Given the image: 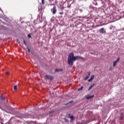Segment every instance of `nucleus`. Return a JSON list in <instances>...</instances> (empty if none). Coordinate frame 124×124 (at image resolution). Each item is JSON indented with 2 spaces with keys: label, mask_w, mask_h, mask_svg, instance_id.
I'll return each mask as SVG.
<instances>
[{
  "label": "nucleus",
  "mask_w": 124,
  "mask_h": 124,
  "mask_svg": "<svg viewBox=\"0 0 124 124\" xmlns=\"http://www.w3.org/2000/svg\"><path fill=\"white\" fill-rule=\"evenodd\" d=\"M78 59H84V58L80 56H74V53L73 52H71L69 54L68 57V63L69 65L72 66L74 62H76Z\"/></svg>",
  "instance_id": "1"
},
{
  "label": "nucleus",
  "mask_w": 124,
  "mask_h": 124,
  "mask_svg": "<svg viewBox=\"0 0 124 124\" xmlns=\"http://www.w3.org/2000/svg\"><path fill=\"white\" fill-rule=\"evenodd\" d=\"M51 11L52 12L53 14H56V13H57V7H56V6H54L53 8L51 9Z\"/></svg>",
  "instance_id": "2"
},
{
  "label": "nucleus",
  "mask_w": 124,
  "mask_h": 124,
  "mask_svg": "<svg viewBox=\"0 0 124 124\" xmlns=\"http://www.w3.org/2000/svg\"><path fill=\"white\" fill-rule=\"evenodd\" d=\"M46 80H53L54 79V77L50 75L45 76Z\"/></svg>",
  "instance_id": "3"
},
{
  "label": "nucleus",
  "mask_w": 124,
  "mask_h": 124,
  "mask_svg": "<svg viewBox=\"0 0 124 124\" xmlns=\"http://www.w3.org/2000/svg\"><path fill=\"white\" fill-rule=\"evenodd\" d=\"M99 31L100 33H102V34L106 33V30H105L104 28L100 29L99 30Z\"/></svg>",
  "instance_id": "4"
},
{
  "label": "nucleus",
  "mask_w": 124,
  "mask_h": 124,
  "mask_svg": "<svg viewBox=\"0 0 124 124\" xmlns=\"http://www.w3.org/2000/svg\"><path fill=\"white\" fill-rule=\"evenodd\" d=\"M120 60H121V59L120 58H118L117 60L113 62V66L114 67H115V66H116V65H117V63H118V62H120Z\"/></svg>",
  "instance_id": "5"
},
{
  "label": "nucleus",
  "mask_w": 124,
  "mask_h": 124,
  "mask_svg": "<svg viewBox=\"0 0 124 124\" xmlns=\"http://www.w3.org/2000/svg\"><path fill=\"white\" fill-rule=\"evenodd\" d=\"M91 75V72H88V75L86 76V77H85V78H84V80H85V81H87V80L88 79V78H90V76Z\"/></svg>",
  "instance_id": "6"
},
{
  "label": "nucleus",
  "mask_w": 124,
  "mask_h": 124,
  "mask_svg": "<svg viewBox=\"0 0 124 124\" xmlns=\"http://www.w3.org/2000/svg\"><path fill=\"white\" fill-rule=\"evenodd\" d=\"M68 116L70 119H71V121H74L75 119L74 118V116L73 115H70V114H68Z\"/></svg>",
  "instance_id": "7"
},
{
  "label": "nucleus",
  "mask_w": 124,
  "mask_h": 124,
  "mask_svg": "<svg viewBox=\"0 0 124 124\" xmlns=\"http://www.w3.org/2000/svg\"><path fill=\"white\" fill-rule=\"evenodd\" d=\"M94 96V95H93L91 96L87 95L86 96V99H91V98H93V97Z\"/></svg>",
  "instance_id": "8"
},
{
  "label": "nucleus",
  "mask_w": 124,
  "mask_h": 124,
  "mask_svg": "<svg viewBox=\"0 0 124 124\" xmlns=\"http://www.w3.org/2000/svg\"><path fill=\"white\" fill-rule=\"evenodd\" d=\"M94 78V75H92L91 78L88 80V82H92Z\"/></svg>",
  "instance_id": "9"
},
{
  "label": "nucleus",
  "mask_w": 124,
  "mask_h": 124,
  "mask_svg": "<svg viewBox=\"0 0 124 124\" xmlns=\"http://www.w3.org/2000/svg\"><path fill=\"white\" fill-rule=\"evenodd\" d=\"M0 98L1 100H5L6 98L5 96H3L2 94H1Z\"/></svg>",
  "instance_id": "10"
},
{
  "label": "nucleus",
  "mask_w": 124,
  "mask_h": 124,
  "mask_svg": "<svg viewBox=\"0 0 124 124\" xmlns=\"http://www.w3.org/2000/svg\"><path fill=\"white\" fill-rule=\"evenodd\" d=\"M62 71V69H56L55 70V72H60Z\"/></svg>",
  "instance_id": "11"
},
{
  "label": "nucleus",
  "mask_w": 124,
  "mask_h": 124,
  "mask_svg": "<svg viewBox=\"0 0 124 124\" xmlns=\"http://www.w3.org/2000/svg\"><path fill=\"white\" fill-rule=\"evenodd\" d=\"M93 87H94V84H93V85H91V86L89 87V89H88V91H91V90H92V89H93Z\"/></svg>",
  "instance_id": "12"
},
{
  "label": "nucleus",
  "mask_w": 124,
  "mask_h": 124,
  "mask_svg": "<svg viewBox=\"0 0 124 124\" xmlns=\"http://www.w3.org/2000/svg\"><path fill=\"white\" fill-rule=\"evenodd\" d=\"M60 15H63V11H62V9H61V11L59 13Z\"/></svg>",
  "instance_id": "13"
},
{
  "label": "nucleus",
  "mask_w": 124,
  "mask_h": 124,
  "mask_svg": "<svg viewBox=\"0 0 124 124\" xmlns=\"http://www.w3.org/2000/svg\"><path fill=\"white\" fill-rule=\"evenodd\" d=\"M14 89L15 90V91H17V85H15L14 87Z\"/></svg>",
  "instance_id": "14"
},
{
  "label": "nucleus",
  "mask_w": 124,
  "mask_h": 124,
  "mask_svg": "<svg viewBox=\"0 0 124 124\" xmlns=\"http://www.w3.org/2000/svg\"><path fill=\"white\" fill-rule=\"evenodd\" d=\"M83 88H84V87L81 86V88H80L78 89V91H82V90H83Z\"/></svg>",
  "instance_id": "15"
},
{
  "label": "nucleus",
  "mask_w": 124,
  "mask_h": 124,
  "mask_svg": "<svg viewBox=\"0 0 124 124\" xmlns=\"http://www.w3.org/2000/svg\"><path fill=\"white\" fill-rule=\"evenodd\" d=\"M120 120H123V119H124V116H123L122 115H121L120 117Z\"/></svg>",
  "instance_id": "16"
},
{
  "label": "nucleus",
  "mask_w": 124,
  "mask_h": 124,
  "mask_svg": "<svg viewBox=\"0 0 124 124\" xmlns=\"http://www.w3.org/2000/svg\"><path fill=\"white\" fill-rule=\"evenodd\" d=\"M28 36V37H29V38H31V35L30 34H29Z\"/></svg>",
  "instance_id": "17"
},
{
  "label": "nucleus",
  "mask_w": 124,
  "mask_h": 124,
  "mask_svg": "<svg viewBox=\"0 0 124 124\" xmlns=\"http://www.w3.org/2000/svg\"><path fill=\"white\" fill-rule=\"evenodd\" d=\"M44 3H45V2H44V0H42V4H44Z\"/></svg>",
  "instance_id": "18"
},
{
  "label": "nucleus",
  "mask_w": 124,
  "mask_h": 124,
  "mask_svg": "<svg viewBox=\"0 0 124 124\" xmlns=\"http://www.w3.org/2000/svg\"><path fill=\"white\" fill-rule=\"evenodd\" d=\"M23 43L25 45H27V43L25 41V40H23Z\"/></svg>",
  "instance_id": "19"
},
{
  "label": "nucleus",
  "mask_w": 124,
  "mask_h": 124,
  "mask_svg": "<svg viewBox=\"0 0 124 124\" xmlns=\"http://www.w3.org/2000/svg\"><path fill=\"white\" fill-rule=\"evenodd\" d=\"M32 123L34 124V122H31V121H30L29 122V124H32Z\"/></svg>",
  "instance_id": "20"
},
{
  "label": "nucleus",
  "mask_w": 124,
  "mask_h": 124,
  "mask_svg": "<svg viewBox=\"0 0 124 124\" xmlns=\"http://www.w3.org/2000/svg\"><path fill=\"white\" fill-rule=\"evenodd\" d=\"M6 75H9V72H7L6 73Z\"/></svg>",
  "instance_id": "21"
},
{
  "label": "nucleus",
  "mask_w": 124,
  "mask_h": 124,
  "mask_svg": "<svg viewBox=\"0 0 124 124\" xmlns=\"http://www.w3.org/2000/svg\"><path fill=\"white\" fill-rule=\"evenodd\" d=\"M28 53H30V52H31V50H30V48H28Z\"/></svg>",
  "instance_id": "22"
},
{
  "label": "nucleus",
  "mask_w": 124,
  "mask_h": 124,
  "mask_svg": "<svg viewBox=\"0 0 124 124\" xmlns=\"http://www.w3.org/2000/svg\"><path fill=\"white\" fill-rule=\"evenodd\" d=\"M72 102H73V101H71L69 102V103H72Z\"/></svg>",
  "instance_id": "23"
},
{
  "label": "nucleus",
  "mask_w": 124,
  "mask_h": 124,
  "mask_svg": "<svg viewBox=\"0 0 124 124\" xmlns=\"http://www.w3.org/2000/svg\"><path fill=\"white\" fill-rule=\"evenodd\" d=\"M24 118H29V116H24Z\"/></svg>",
  "instance_id": "24"
},
{
  "label": "nucleus",
  "mask_w": 124,
  "mask_h": 124,
  "mask_svg": "<svg viewBox=\"0 0 124 124\" xmlns=\"http://www.w3.org/2000/svg\"><path fill=\"white\" fill-rule=\"evenodd\" d=\"M50 5H54V4H51Z\"/></svg>",
  "instance_id": "25"
},
{
  "label": "nucleus",
  "mask_w": 124,
  "mask_h": 124,
  "mask_svg": "<svg viewBox=\"0 0 124 124\" xmlns=\"http://www.w3.org/2000/svg\"><path fill=\"white\" fill-rule=\"evenodd\" d=\"M95 5H97V3H96L95 4Z\"/></svg>",
  "instance_id": "26"
},
{
  "label": "nucleus",
  "mask_w": 124,
  "mask_h": 124,
  "mask_svg": "<svg viewBox=\"0 0 124 124\" xmlns=\"http://www.w3.org/2000/svg\"><path fill=\"white\" fill-rule=\"evenodd\" d=\"M67 104H66V105H67Z\"/></svg>",
  "instance_id": "27"
}]
</instances>
